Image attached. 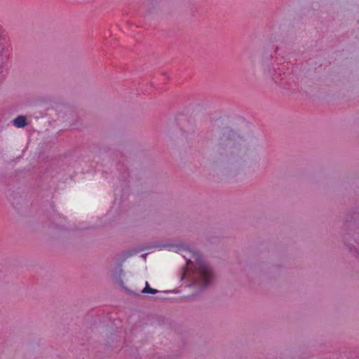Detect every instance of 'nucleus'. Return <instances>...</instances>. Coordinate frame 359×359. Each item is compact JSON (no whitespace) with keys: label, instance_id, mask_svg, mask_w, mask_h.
Listing matches in <instances>:
<instances>
[{"label":"nucleus","instance_id":"f257e3e1","mask_svg":"<svg viewBox=\"0 0 359 359\" xmlns=\"http://www.w3.org/2000/svg\"><path fill=\"white\" fill-rule=\"evenodd\" d=\"M187 263L194 267V283L200 288L208 287L213 279V273L210 265L203 259L198 252H192L191 256L187 258Z\"/></svg>","mask_w":359,"mask_h":359},{"label":"nucleus","instance_id":"0eeeda50","mask_svg":"<svg viewBox=\"0 0 359 359\" xmlns=\"http://www.w3.org/2000/svg\"><path fill=\"white\" fill-rule=\"evenodd\" d=\"M151 289V287H150L148 282H146L145 283V287L143 288V290L141 291L142 293H144V294H147L149 293V290Z\"/></svg>","mask_w":359,"mask_h":359},{"label":"nucleus","instance_id":"6e6552de","mask_svg":"<svg viewBox=\"0 0 359 359\" xmlns=\"http://www.w3.org/2000/svg\"><path fill=\"white\" fill-rule=\"evenodd\" d=\"M158 292V290L151 288L149 290L148 294H157Z\"/></svg>","mask_w":359,"mask_h":359},{"label":"nucleus","instance_id":"423d86ee","mask_svg":"<svg viewBox=\"0 0 359 359\" xmlns=\"http://www.w3.org/2000/svg\"><path fill=\"white\" fill-rule=\"evenodd\" d=\"M13 123L16 128H23L27 125V118L25 116H18L13 121Z\"/></svg>","mask_w":359,"mask_h":359},{"label":"nucleus","instance_id":"7ed1b4c3","mask_svg":"<svg viewBox=\"0 0 359 359\" xmlns=\"http://www.w3.org/2000/svg\"><path fill=\"white\" fill-rule=\"evenodd\" d=\"M344 230V245L353 256L359 259V212L353 213L346 219Z\"/></svg>","mask_w":359,"mask_h":359},{"label":"nucleus","instance_id":"f03ea898","mask_svg":"<svg viewBox=\"0 0 359 359\" xmlns=\"http://www.w3.org/2000/svg\"><path fill=\"white\" fill-rule=\"evenodd\" d=\"M243 143L244 140L236 133L229 128H225L221 133L217 151L222 153L225 150L226 155L233 158L241 157L244 154L241 148Z\"/></svg>","mask_w":359,"mask_h":359},{"label":"nucleus","instance_id":"20e7f679","mask_svg":"<svg viewBox=\"0 0 359 359\" xmlns=\"http://www.w3.org/2000/svg\"><path fill=\"white\" fill-rule=\"evenodd\" d=\"M263 72L266 76H269L277 85L283 88H289L285 81L286 74H282L280 69L276 70L274 67H270L265 61H262Z\"/></svg>","mask_w":359,"mask_h":359},{"label":"nucleus","instance_id":"9d476101","mask_svg":"<svg viewBox=\"0 0 359 359\" xmlns=\"http://www.w3.org/2000/svg\"><path fill=\"white\" fill-rule=\"evenodd\" d=\"M56 227H57V228H59V229H63V227H62V226H59L56 225Z\"/></svg>","mask_w":359,"mask_h":359},{"label":"nucleus","instance_id":"9b49d317","mask_svg":"<svg viewBox=\"0 0 359 359\" xmlns=\"http://www.w3.org/2000/svg\"><path fill=\"white\" fill-rule=\"evenodd\" d=\"M270 59H271L273 57L272 55H270Z\"/></svg>","mask_w":359,"mask_h":359},{"label":"nucleus","instance_id":"39448f33","mask_svg":"<svg viewBox=\"0 0 359 359\" xmlns=\"http://www.w3.org/2000/svg\"><path fill=\"white\" fill-rule=\"evenodd\" d=\"M122 273H123L122 269H119V270L116 269L112 272L111 278L115 283H116L119 286L123 287L124 283L121 278Z\"/></svg>","mask_w":359,"mask_h":359},{"label":"nucleus","instance_id":"1a4fd4ad","mask_svg":"<svg viewBox=\"0 0 359 359\" xmlns=\"http://www.w3.org/2000/svg\"><path fill=\"white\" fill-rule=\"evenodd\" d=\"M126 199H127V197H125L123 196L121 197V200H126Z\"/></svg>","mask_w":359,"mask_h":359}]
</instances>
